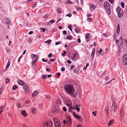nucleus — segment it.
<instances>
[{"mask_svg":"<svg viewBox=\"0 0 127 127\" xmlns=\"http://www.w3.org/2000/svg\"><path fill=\"white\" fill-rule=\"evenodd\" d=\"M39 92L36 91L34 92L32 94V96L34 97L37 95L38 94Z\"/></svg>","mask_w":127,"mask_h":127,"instance_id":"14","label":"nucleus"},{"mask_svg":"<svg viewBox=\"0 0 127 127\" xmlns=\"http://www.w3.org/2000/svg\"><path fill=\"white\" fill-rule=\"evenodd\" d=\"M76 127H83V126L81 125L78 124L77 125Z\"/></svg>","mask_w":127,"mask_h":127,"instance_id":"49","label":"nucleus"},{"mask_svg":"<svg viewBox=\"0 0 127 127\" xmlns=\"http://www.w3.org/2000/svg\"><path fill=\"white\" fill-rule=\"evenodd\" d=\"M43 127H52V124L51 120L47 121L44 122L43 123Z\"/></svg>","mask_w":127,"mask_h":127,"instance_id":"3","label":"nucleus"},{"mask_svg":"<svg viewBox=\"0 0 127 127\" xmlns=\"http://www.w3.org/2000/svg\"><path fill=\"white\" fill-rule=\"evenodd\" d=\"M42 78L43 79H44V78L47 79V77L46 76V75H43L42 76Z\"/></svg>","mask_w":127,"mask_h":127,"instance_id":"37","label":"nucleus"},{"mask_svg":"<svg viewBox=\"0 0 127 127\" xmlns=\"http://www.w3.org/2000/svg\"><path fill=\"white\" fill-rule=\"evenodd\" d=\"M63 34L64 35L66 34H67V32L65 31H63Z\"/></svg>","mask_w":127,"mask_h":127,"instance_id":"39","label":"nucleus"},{"mask_svg":"<svg viewBox=\"0 0 127 127\" xmlns=\"http://www.w3.org/2000/svg\"><path fill=\"white\" fill-rule=\"evenodd\" d=\"M120 25L119 24H118V25L117 26V34H118L119 33L120 31Z\"/></svg>","mask_w":127,"mask_h":127,"instance_id":"15","label":"nucleus"},{"mask_svg":"<svg viewBox=\"0 0 127 127\" xmlns=\"http://www.w3.org/2000/svg\"><path fill=\"white\" fill-rule=\"evenodd\" d=\"M117 106L116 103L113 102L112 105L110 106V109L112 111L115 112L117 110Z\"/></svg>","mask_w":127,"mask_h":127,"instance_id":"5","label":"nucleus"},{"mask_svg":"<svg viewBox=\"0 0 127 127\" xmlns=\"http://www.w3.org/2000/svg\"><path fill=\"white\" fill-rule=\"evenodd\" d=\"M63 52L64 53H62V55L63 56H64L66 53V52L65 51H63Z\"/></svg>","mask_w":127,"mask_h":127,"instance_id":"38","label":"nucleus"},{"mask_svg":"<svg viewBox=\"0 0 127 127\" xmlns=\"http://www.w3.org/2000/svg\"><path fill=\"white\" fill-rule=\"evenodd\" d=\"M73 72L77 74H78L79 72V71L77 69L75 68L74 69Z\"/></svg>","mask_w":127,"mask_h":127,"instance_id":"25","label":"nucleus"},{"mask_svg":"<svg viewBox=\"0 0 127 127\" xmlns=\"http://www.w3.org/2000/svg\"><path fill=\"white\" fill-rule=\"evenodd\" d=\"M82 8L80 7H77V10H81Z\"/></svg>","mask_w":127,"mask_h":127,"instance_id":"50","label":"nucleus"},{"mask_svg":"<svg viewBox=\"0 0 127 127\" xmlns=\"http://www.w3.org/2000/svg\"><path fill=\"white\" fill-rule=\"evenodd\" d=\"M4 107V105H3V106H1L0 107V109H1V110H3V108Z\"/></svg>","mask_w":127,"mask_h":127,"instance_id":"58","label":"nucleus"},{"mask_svg":"<svg viewBox=\"0 0 127 127\" xmlns=\"http://www.w3.org/2000/svg\"><path fill=\"white\" fill-rule=\"evenodd\" d=\"M54 22V20H52L49 21V22L51 23H53Z\"/></svg>","mask_w":127,"mask_h":127,"instance_id":"46","label":"nucleus"},{"mask_svg":"<svg viewBox=\"0 0 127 127\" xmlns=\"http://www.w3.org/2000/svg\"><path fill=\"white\" fill-rule=\"evenodd\" d=\"M57 10L58 12L59 13H62V10L60 8H58L57 9Z\"/></svg>","mask_w":127,"mask_h":127,"instance_id":"24","label":"nucleus"},{"mask_svg":"<svg viewBox=\"0 0 127 127\" xmlns=\"http://www.w3.org/2000/svg\"><path fill=\"white\" fill-rule=\"evenodd\" d=\"M123 64L124 65H127V54H124L123 57Z\"/></svg>","mask_w":127,"mask_h":127,"instance_id":"6","label":"nucleus"},{"mask_svg":"<svg viewBox=\"0 0 127 127\" xmlns=\"http://www.w3.org/2000/svg\"><path fill=\"white\" fill-rule=\"evenodd\" d=\"M33 56L32 57V58L33 59H34L37 57V55H35L34 54H32Z\"/></svg>","mask_w":127,"mask_h":127,"instance_id":"36","label":"nucleus"},{"mask_svg":"<svg viewBox=\"0 0 127 127\" xmlns=\"http://www.w3.org/2000/svg\"><path fill=\"white\" fill-rule=\"evenodd\" d=\"M48 16V15L47 14H46L44 16V17L45 18H47Z\"/></svg>","mask_w":127,"mask_h":127,"instance_id":"52","label":"nucleus"},{"mask_svg":"<svg viewBox=\"0 0 127 127\" xmlns=\"http://www.w3.org/2000/svg\"><path fill=\"white\" fill-rule=\"evenodd\" d=\"M89 35H90V33H87V35H86L85 36V38L86 39L88 38L89 37Z\"/></svg>","mask_w":127,"mask_h":127,"instance_id":"29","label":"nucleus"},{"mask_svg":"<svg viewBox=\"0 0 127 127\" xmlns=\"http://www.w3.org/2000/svg\"><path fill=\"white\" fill-rule=\"evenodd\" d=\"M73 114L74 117L76 118L77 119H80L81 118V117L79 116L76 115L74 112H73Z\"/></svg>","mask_w":127,"mask_h":127,"instance_id":"17","label":"nucleus"},{"mask_svg":"<svg viewBox=\"0 0 127 127\" xmlns=\"http://www.w3.org/2000/svg\"><path fill=\"white\" fill-rule=\"evenodd\" d=\"M64 88L65 92L67 93L72 96L75 97V96L73 95L75 89L72 85L71 84L66 85L65 86Z\"/></svg>","mask_w":127,"mask_h":127,"instance_id":"1","label":"nucleus"},{"mask_svg":"<svg viewBox=\"0 0 127 127\" xmlns=\"http://www.w3.org/2000/svg\"><path fill=\"white\" fill-rule=\"evenodd\" d=\"M36 109L35 108H34L32 110V112L33 113L35 114L36 113Z\"/></svg>","mask_w":127,"mask_h":127,"instance_id":"34","label":"nucleus"},{"mask_svg":"<svg viewBox=\"0 0 127 127\" xmlns=\"http://www.w3.org/2000/svg\"><path fill=\"white\" fill-rule=\"evenodd\" d=\"M75 67V66L72 65L71 66L70 69H71L72 70L73 69L74 67Z\"/></svg>","mask_w":127,"mask_h":127,"instance_id":"57","label":"nucleus"},{"mask_svg":"<svg viewBox=\"0 0 127 127\" xmlns=\"http://www.w3.org/2000/svg\"><path fill=\"white\" fill-rule=\"evenodd\" d=\"M28 41L29 43H30L32 41V40L31 38H29L28 40Z\"/></svg>","mask_w":127,"mask_h":127,"instance_id":"45","label":"nucleus"},{"mask_svg":"<svg viewBox=\"0 0 127 127\" xmlns=\"http://www.w3.org/2000/svg\"><path fill=\"white\" fill-rule=\"evenodd\" d=\"M75 108V107H73L72 106L69 107V111L71 112V110H74Z\"/></svg>","mask_w":127,"mask_h":127,"instance_id":"21","label":"nucleus"},{"mask_svg":"<svg viewBox=\"0 0 127 127\" xmlns=\"http://www.w3.org/2000/svg\"><path fill=\"white\" fill-rule=\"evenodd\" d=\"M67 62L68 63V64H70L71 63V62L69 60H68L67 61Z\"/></svg>","mask_w":127,"mask_h":127,"instance_id":"60","label":"nucleus"},{"mask_svg":"<svg viewBox=\"0 0 127 127\" xmlns=\"http://www.w3.org/2000/svg\"><path fill=\"white\" fill-rule=\"evenodd\" d=\"M105 110L106 111H109V106L108 105H107L106 106L105 108Z\"/></svg>","mask_w":127,"mask_h":127,"instance_id":"26","label":"nucleus"},{"mask_svg":"<svg viewBox=\"0 0 127 127\" xmlns=\"http://www.w3.org/2000/svg\"><path fill=\"white\" fill-rule=\"evenodd\" d=\"M116 11L117 13L119 12L121 10H122V9H121L120 7L119 6L116 9Z\"/></svg>","mask_w":127,"mask_h":127,"instance_id":"23","label":"nucleus"},{"mask_svg":"<svg viewBox=\"0 0 127 127\" xmlns=\"http://www.w3.org/2000/svg\"><path fill=\"white\" fill-rule=\"evenodd\" d=\"M114 122V120L113 119L110 121L109 122L108 124L109 126L110 125H111Z\"/></svg>","mask_w":127,"mask_h":127,"instance_id":"19","label":"nucleus"},{"mask_svg":"<svg viewBox=\"0 0 127 127\" xmlns=\"http://www.w3.org/2000/svg\"><path fill=\"white\" fill-rule=\"evenodd\" d=\"M55 124V127H60L61 126V123L60 121L57 118H54L53 119Z\"/></svg>","mask_w":127,"mask_h":127,"instance_id":"4","label":"nucleus"},{"mask_svg":"<svg viewBox=\"0 0 127 127\" xmlns=\"http://www.w3.org/2000/svg\"><path fill=\"white\" fill-rule=\"evenodd\" d=\"M117 13L118 14V16L119 18H121L122 17L123 14V10H121Z\"/></svg>","mask_w":127,"mask_h":127,"instance_id":"8","label":"nucleus"},{"mask_svg":"<svg viewBox=\"0 0 127 127\" xmlns=\"http://www.w3.org/2000/svg\"><path fill=\"white\" fill-rule=\"evenodd\" d=\"M95 48H93V51L92 52V53L91 55V57H92V59H93L94 57L95 56Z\"/></svg>","mask_w":127,"mask_h":127,"instance_id":"10","label":"nucleus"},{"mask_svg":"<svg viewBox=\"0 0 127 127\" xmlns=\"http://www.w3.org/2000/svg\"><path fill=\"white\" fill-rule=\"evenodd\" d=\"M50 61L52 62H53L55 61V60L53 59H51L50 60Z\"/></svg>","mask_w":127,"mask_h":127,"instance_id":"63","label":"nucleus"},{"mask_svg":"<svg viewBox=\"0 0 127 127\" xmlns=\"http://www.w3.org/2000/svg\"><path fill=\"white\" fill-rule=\"evenodd\" d=\"M61 43V42L59 41L58 42H56L55 43V44L56 45H58V44H60Z\"/></svg>","mask_w":127,"mask_h":127,"instance_id":"44","label":"nucleus"},{"mask_svg":"<svg viewBox=\"0 0 127 127\" xmlns=\"http://www.w3.org/2000/svg\"><path fill=\"white\" fill-rule=\"evenodd\" d=\"M57 76H60L61 75V74L60 72H58L57 73Z\"/></svg>","mask_w":127,"mask_h":127,"instance_id":"64","label":"nucleus"},{"mask_svg":"<svg viewBox=\"0 0 127 127\" xmlns=\"http://www.w3.org/2000/svg\"><path fill=\"white\" fill-rule=\"evenodd\" d=\"M36 5V2H35L32 5V7H35Z\"/></svg>","mask_w":127,"mask_h":127,"instance_id":"53","label":"nucleus"},{"mask_svg":"<svg viewBox=\"0 0 127 127\" xmlns=\"http://www.w3.org/2000/svg\"><path fill=\"white\" fill-rule=\"evenodd\" d=\"M72 14L70 13H69L66 15V16L70 17L71 16Z\"/></svg>","mask_w":127,"mask_h":127,"instance_id":"43","label":"nucleus"},{"mask_svg":"<svg viewBox=\"0 0 127 127\" xmlns=\"http://www.w3.org/2000/svg\"><path fill=\"white\" fill-rule=\"evenodd\" d=\"M45 96L46 98H48L49 99L50 97V96L49 95H46Z\"/></svg>","mask_w":127,"mask_h":127,"instance_id":"47","label":"nucleus"},{"mask_svg":"<svg viewBox=\"0 0 127 127\" xmlns=\"http://www.w3.org/2000/svg\"><path fill=\"white\" fill-rule=\"evenodd\" d=\"M108 0L112 4L113 2V0Z\"/></svg>","mask_w":127,"mask_h":127,"instance_id":"62","label":"nucleus"},{"mask_svg":"<svg viewBox=\"0 0 127 127\" xmlns=\"http://www.w3.org/2000/svg\"><path fill=\"white\" fill-rule=\"evenodd\" d=\"M18 88L17 86L16 85H15L12 88V90H15L16 89H17Z\"/></svg>","mask_w":127,"mask_h":127,"instance_id":"30","label":"nucleus"},{"mask_svg":"<svg viewBox=\"0 0 127 127\" xmlns=\"http://www.w3.org/2000/svg\"><path fill=\"white\" fill-rule=\"evenodd\" d=\"M95 7V6H94V5H91V10H93Z\"/></svg>","mask_w":127,"mask_h":127,"instance_id":"28","label":"nucleus"},{"mask_svg":"<svg viewBox=\"0 0 127 127\" xmlns=\"http://www.w3.org/2000/svg\"><path fill=\"white\" fill-rule=\"evenodd\" d=\"M75 109H76V110L78 112L80 110V109L79 108H78V107H75Z\"/></svg>","mask_w":127,"mask_h":127,"instance_id":"41","label":"nucleus"},{"mask_svg":"<svg viewBox=\"0 0 127 127\" xmlns=\"http://www.w3.org/2000/svg\"><path fill=\"white\" fill-rule=\"evenodd\" d=\"M123 39L121 37H120L119 40V41L120 42V45H122L123 44Z\"/></svg>","mask_w":127,"mask_h":127,"instance_id":"18","label":"nucleus"},{"mask_svg":"<svg viewBox=\"0 0 127 127\" xmlns=\"http://www.w3.org/2000/svg\"><path fill=\"white\" fill-rule=\"evenodd\" d=\"M42 61L43 62H47V60H45L44 59H42Z\"/></svg>","mask_w":127,"mask_h":127,"instance_id":"59","label":"nucleus"},{"mask_svg":"<svg viewBox=\"0 0 127 127\" xmlns=\"http://www.w3.org/2000/svg\"><path fill=\"white\" fill-rule=\"evenodd\" d=\"M21 113L23 117H27V114L25 111H22Z\"/></svg>","mask_w":127,"mask_h":127,"instance_id":"12","label":"nucleus"},{"mask_svg":"<svg viewBox=\"0 0 127 127\" xmlns=\"http://www.w3.org/2000/svg\"><path fill=\"white\" fill-rule=\"evenodd\" d=\"M17 105L18 106L19 108H21V103L19 102L18 103Z\"/></svg>","mask_w":127,"mask_h":127,"instance_id":"31","label":"nucleus"},{"mask_svg":"<svg viewBox=\"0 0 127 127\" xmlns=\"http://www.w3.org/2000/svg\"><path fill=\"white\" fill-rule=\"evenodd\" d=\"M77 41L79 43H80L81 42V40L80 38H78V39Z\"/></svg>","mask_w":127,"mask_h":127,"instance_id":"54","label":"nucleus"},{"mask_svg":"<svg viewBox=\"0 0 127 127\" xmlns=\"http://www.w3.org/2000/svg\"><path fill=\"white\" fill-rule=\"evenodd\" d=\"M92 113L94 115V116H96V113H95L94 111H93L92 112Z\"/></svg>","mask_w":127,"mask_h":127,"instance_id":"61","label":"nucleus"},{"mask_svg":"<svg viewBox=\"0 0 127 127\" xmlns=\"http://www.w3.org/2000/svg\"><path fill=\"white\" fill-rule=\"evenodd\" d=\"M71 25H70L69 26H68V28L71 31H72V29L71 28Z\"/></svg>","mask_w":127,"mask_h":127,"instance_id":"35","label":"nucleus"},{"mask_svg":"<svg viewBox=\"0 0 127 127\" xmlns=\"http://www.w3.org/2000/svg\"><path fill=\"white\" fill-rule=\"evenodd\" d=\"M106 116L107 117H108L109 115V111H106Z\"/></svg>","mask_w":127,"mask_h":127,"instance_id":"48","label":"nucleus"},{"mask_svg":"<svg viewBox=\"0 0 127 127\" xmlns=\"http://www.w3.org/2000/svg\"><path fill=\"white\" fill-rule=\"evenodd\" d=\"M10 81V79L9 78H7L5 80V82L7 83H8Z\"/></svg>","mask_w":127,"mask_h":127,"instance_id":"32","label":"nucleus"},{"mask_svg":"<svg viewBox=\"0 0 127 127\" xmlns=\"http://www.w3.org/2000/svg\"><path fill=\"white\" fill-rule=\"evenodd\" d=\"M65 69L64 67H62L61 68V70L62 71H63L65 70Z\"/></svg>","mask_w":127,"mask_h":127,"instance_id":"51","label":"nucleus"},{"mask_svg":"<svg viewBox=\"0 0 127 127\" xmlns=\"http://www.w3.org/2000/svg\"><path fill=\"white\" fill-rule=\"evenodd\" d=\"M72 36L71 35H69L66 38V39L68 40H71L72 39Z\"/></svg>","mask_w":127,"mask_h":127,"instance_id":"20","label":"nucleus"},{"mask_svg":"<svg viewBox=\"0 0 127 127\" xmlns=\"http://www.w3.org/2000/svg\"><path fill=\"white\" fill-rule=\"evenodd\" d=\"M104 5L105 9L107 11L108 14H110L111 11L110 10V7L109 3L108 2H105L104 3Z\"/></svg>","mask_w":127,"mask_h":127,"instance_id":"2","label":"nucleus"},{"mask_svg":"<svg viewBox=\"0 0 127 127\" xmlns=\"http://www.w3.org/2000/svg\"><path fill=\"white\" fill-rule=\"evenodd\" d=\"M121 5L123 8H124V4L123 2H121Z\"/></svg>","mask_w":127,"mask_h":127,"instance_id":"40","label":"nucleus"},{"mask_svg":"<svg viewBox=\"0 0 127 127\" xmlns=\"http://www.w3.org/2000/svg\"><path fill=\"white\" fill-rule=\"evenodd\" d=\"M63 109L65 111H67V109L65 107H64L63 108Z\"/></svg>","mask_w":127,"mask_h":127,"instance_id":"56","label":"nucleus"},{"mask_svg":"<svg viewBox=\"0 0 127 127\" xmlns=\"http://www.w3.org/2000/svg\"><path fill=\"white\" fill-rule=\"evenodd\" d=\"M75 31L76 33H78L80 32V29L79 28H76L75 29Z\"/></svg>","mask_w":127,"mask_h":127,"instance_id":"22","label":"nucleus"},{"mask_svg":"<svg viewBox=\"0 0 127 127\" xmlns=\"http://www.w3.org/2000/svg\"><path fill=\"white\" fill-rule=\"evenodd\" d=\"M6 23L7 25H11L12 24H11V21L9 18H6V20H5Z\"/></svg>","mask_w":127,"mask_h":127,"instance_id":"9","label":"nucleus"},{"mask_svg":"<svg viewBox=\"0 0 127 127\" xmlns=\"http://www.w3.org/2000/svg\"><path fill=\"white\" fill-rule=\"evenodd\" d=\"M52 54L51 53L49 54L48 55V57L49 58H51L52 57Z\"/></svg>","mask_w":127,"mask_h":127,"instance_id":"55","label":"nucleus"},{"mask_svg":"<svg viewBox=\"0 0 127 127\" xmlns=\"http://www.w3.org/2000/svg\"><path fill=\"white\" fill-rule=\"evenodd\" d=\"M40 30L42 31L43 32H45V28H41Z\"/></svg>","mask_w":127,"mask_h":127,"instance_id":"42","label":"nucleus"},{"mask_svg":"<svg viewBox=\"0 0 127 127\" xmlns=\"http://www.w3.org/2000/svg\"><path fill=\"white\" fill-rule=\"evenodd\" d=\"M39 59V57L35 59L33 61H32V64L33 66H34L35 63Z\"/></svg>","mask_w":127,"mask_h":127,"instance_id":"16","label":"nucleus"},{"mask_svg":"<svg viewBox=\"0 0 127 127\" xmlns=\"http://www.w3.org/2000/svg\"><path fill=\"white\" fill-rule=\"evenodd\" d=\"M18 82L19 85H23L24 86V84H25L23 82V81H22L20 80H18Z\"/></svg>","mask_w":127,"mask_h":127,"instance_id":"13","label":"nucleus"},{"mask_svg":"<svg viewBox=\"0 0 127 127\" xmlns=\"http://www.w3.org/2000/svg\"><path fill=\"white\" fill-rule=\"evenodd\" d=\"M10 62L9 60H8L7 64L6 67V68H8L9 67L10 65Z\"/></svg>","mask_w":127,"mask_h":127,"instance_id":"27","label":"nucleus"},{"mask_svg":"<svg viewBox=\"0 0 127 127\" xmlns=\"http://www.w3.org/2000/svg\"><path fill=\"white\" fill-rule=\"evenodd\" d=\"M24 89L26 93H28L29 91V89L28 86L27 85H24Z\"/></svg>","mask_w":127,"mask_h":127,"instance_id":"7","label":"nucleus"},{"mask_svg":"<svg viewBox=\"0 0 127 127\" xmlns=\"http://www.w3.org/2000/svg\"><path fill=\"white\" fill-rule=\"evenodd\" d=\"M66 119L68 121V125H71V118L69 117H67Z\"/></svg>","mask_w":127,"mask_h":127,"instance_id":"11","label":"nucleus"},{"mask_svg":"<svg viewBox=\"0 0 127 127\" xmlns=\"http://www.w3.org/2000/svg\"><path fill=\"white\" fill-rule=\"evenodd\" d=\"M52 41L51 40H48L45 41V43H48L49 44Z\"/></svg>","mask_w":127,"mask_h":127,"instance_id":"33","label":"nucleus"}]
</instances>
